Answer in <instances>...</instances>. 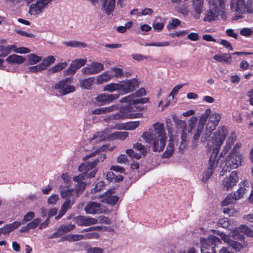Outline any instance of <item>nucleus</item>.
Returning a JSON list of instances; mask_svg holds the SVG:
<instances>
[{
	"instance_id": "obj_6",
	"label": "nucleus",
	"mask_w": 253,
	"mask_h": 253,
	"mask_svg": "<svg viewBox=\"0 0 253 253\" xmlns=\"http://www.w3.org/2000/svg\"><path fill=\"white\" fill-rule=\"evenodd\" d=\"M243 162V157L241 153H229L224 160L222 171L226 172L231 169H237L242 165Z\"/></svg>"
},
{
	"instance_id": "obj_12",
	"label": "nucleus",
	"mask_w": 253,
	"mask_h": 253,
	"mask_svg": "<svg viewBox=\"0 0 253 253\" xmlns=\"http://www.w3.org/2000/svg\"><path fill=\"white\" fill-rule=\"evenodd\" d=\"M114 193V189H110L102 195L92 197V199L96 198L99 199L100 202L102 203H106L110 205L114 206L117 204L119 200L118 196L112 195Z\"/></svg>"
},
{
	"instance_id": "obj_36",
	"label": "nucleus",
	"mask_w": 253,
	"mask_h": 253,
	"mask_svg": "<svg viewBox=\"0 0 253 253\" xmlns=\"http://www.w3.org/2000/svg\"><path fill=\"white\" fill-rule=\"evenodd\" d=\"M211 110L210 109H208L206 110L205 112L201 116L198 124V126H199L200 129H203L206 120L209 116L211 114Z\"/></svg>"
},
{
	"instance_id": "obj_64",
	"label": "nucleus",
	"mask_w": 253,
	"mask_h": 253,
	"mask_svg": "<svg viewBox=\"0 0 253 253\" xmlns=\"http://www.w3.org/2000/svg\"><path fill=\"white\" fill-rule=\"evenodd\" d=\"M178 253H198V251H197L195 248L190 247L188 248L187 250H182L179 251Z\"/></svg>"
},
{
	"instance_id": "obj_11",
	"label": "nucleus",
	"mask_w": 253,
	"mask_h": 253,
	"mask_svg": "<svg viewBox=\"0 0 253 253\" xmlns=\"http://www.w3.org/2000/svg\"><path fill=\"white\" fill-rule=\"evenodd\" d=\"M55 61V58L53 56H48L44 58L42 62L36 65L31 66L28 67L29 72L37 73L45 70L51 64H53Z\"/></svg>"
},
{
	"instance_id": "obj_30",
	"label": "nucleus",
	"mask_w": 253,
	"mask_h": 253,
	"mask_svg": "<svg viewBox=\"0 0 253 253\" xmlns=\"http://www.w3.org/2000/svg\"><path fill=\"white\" fill-rule=\"evenodd\" d=\"M137 103H131V104H130L129 105L124 108V109L126 114H131L133 115L140 114L141 115V116L138 117L137 118L142 117L143 115L142 113H134V112L141 111L142 109V108L141 107L137 106Z\"/></svg>"
},
{
	"instance_id": "obj_59",
	"label": "nucleus",
	"mask_w": 253,
	"mask_h": 253,
	"mask_svg": "<svg viewBox=\"0 0 253 253\" xmlns=\"http://www.w3.org/2000/svg\"><path fill=\"white\" fill-rule=\"evenodd\" d=\"M197 122V119L195 117H192L189 121V126L190 127V131H192L195 127Z\"/></svg>"
},
{
	"instance_id": "obj_42",
	"label": "nucleus",
	"mask_w": 253,
	"mask_h": 253,
	"mask_svg": "<svg viewBox=\"0 0 253 253\" xmlns=\"http://www.w3.org/2000/svg\"><path fill=\"white\" fill-rule=\"evenodd\" d=\"M11 51H12V45L8 46L0 45V57H6Z\"/></svg>"
},
{
	"instance_id": "obj_50",
	"label": "nucleus",
	"mask_w": 253,
	"mask_h": 253,
	"mask_svg": "<svg viewBox=\"0 0 253 253\" xmlns=\"http://www.w3.org/2000/svg\"><path fill=\"white\" fill-rule=\"evenodd\" d=\"M41 219L40 218H36L33 219L31 222L28 223V227L31 229H34L36 228L38 225L40 226Z\"/></svg>"
},
{
	"instance_id": "obj_10",
	"label": "nucleus",
	"mask_w": 253,
	"mask_h": 253,
	"mask_svg": "<svg viewBox=\"0 0 253 253\" xmlns=\"http://www.w3.org/2000/svg\"><path fill=\"white\" fill-rule=\"evenodd\" d=\"M241 233L253 237V230L245 225H241L238 228L232 229L230 236H232L233 239L242 240L244 236Z\"/></svg>"
},
{
	"instance_id": "obj_55",
	"label": "nucleus",
	"mask_w": 253,
	"mask_h": 253,
	"mask_svg": "<svg viewBox=\"0 0 253 253\" xmlns=\"http://www.w3.org/2000/svg\"><path fill=\"white\" fill-rule=\"evenodd\" d=\"M240 34L242 36L249 37L253 34V31L251 28H244L241 30Z\"/></svg>"
},
{
	"instance_id": "obj_39",
	"label": "nucleus",
	"mask_w": 253,
	"mask_h": 253,
	"mask_svg": "<svg viewBox=\"0 0 253 253\" xmlns=\"http://www.w3.org/2000/svg\"><path fill=\"white\" fill-rule=\"evenodd\" d=\"M103 90L112 92L115 91H119L120 92V83H110L105 85Z\"/></svg>"
},
{
	"instance_id": "obj_44",
	"label": "nucleus",
	"mask_w": 253,
	"mask_h": 253,
	"mask_svg": "<svg viewBox=\"0 0 253 253\" xmlns=\"http://www.w3.org/2000/svg\"><path fill=\"white\" fill-rule=\"evenodd\" d=\"M83 236L81 234H70L65 237V240L69 242H75L83 239Z\"/></svg>"
},
{
	"instance_id": "obj_17",
	"label": "nucleus",
	"mask_w": 253,
	"mask_h": 253,
	"mask_svg": "<svg viewBox=\"0 0 253 253\" xmlns=\"http://www.w3.org/2000/svg\"><path fill=\"white\" fill-rule=\"evenodd\" d=\"M141 115H133L131 114H126L124 109L119 113L112 114L104 119V121L109 123L111 120H122L124 119H134L138 117H140Z\"/></svg>"
},
{
	"instance_id": "obj_22",
	"label": "nucleus",
	"mask_w": 253,
	"mask_h": 253,
	"mask_svg": "<svg viewBox=\"0 0 253 253\" xmlns=\"http://www.w3.org/2000/svg\"><path fill=\"white\" fill-rule=\"evenodd\" d=\"M101 205L94 202H90L87 203L84 208L86 213L89 214H95L101 212Z\"/></svg>"
},
{
	"instance_id": "obj_20",
	"label": "nucleus",
	"mask_w": 253,
	"mask_h": 253,
	"mask_svg": "<svg viewBox=\"0 0 253 253\" xmlns=\"http://www.w3.org/2000/svg\"><path fill=\"white\" fill-rule=\"evenodd\" d=\"M109 135V128H107L104 131L97 132L91 134L89 136V139L92 142H97L105 139Z\"/></svg>"
},
{
	"instance_id": "obj_43",
	"label": "nucleus",
	"mask_w": 253,
	"mask_h": 253,
	"mask_svg": "<svg viewBox=\"0 0 253 253\" xmlns=\"http://www.w3.org/2000/svg\"><path fill=\"white\" fill-rule=\"evenodd\" d=\"M67 64L66 62L60 63L50 68L49 71L51 73H56L62 70L67 66Z\"/></svg>"
},
{
	"instance_id": "obj_52",
	"label": "nucleus",
	"mask_w": 253,
	"mask_h": 253,
	"mask_svg": "<svg viewBox=\"0 0 253 253\" xmlns=\"http://www.w3.org/2000/svg\"><path fill=\"white\" fill-rule=\"evenodd\" d=\"M105 186L104 182L102 181H99L97 183L94 187V188L91 190L92 193H96V192L99 191L104 188Z\"/></svg>"
},
{
	"instance_id": "obj_24",
	"label": "nucleus",
	"mask_w": 253,
	"mask_h": 253,
	"mask_svg": "<svg viewBox=\"0 0 253 253\" xmlns=\"http://www.w3.org/2000/svg\"><path fill=\"white\" fill-rule=\"evenodd\" d=\"M102 2V8L105 11L106 14L109 15L114 9L116 0H101Z\"/></svg>"
},
{
	"instance_id": "obj_2",
	"label": "nucleus",
	"mask_w": 253,
	"mask_h": 253,
	"mask_svg": "<svg viewBox=\"0 0 253 253\" xmlns=\"http://www.w3.org/2000/svg\"><path fill=\"white\" fill-rule=\"evenodd\" d=\"M82 177H74L73 180L76 183L75 189H69L61 190L60 195L63 198H67L63 204L58 215L55 217L56 219L60 218L74 204L77 198L84 190V184L81 183Z\"/></svg>"
},
{
	"instance_id": "obj_54",
	"label": "nucleus",
	"mask_w": 253,
	"mask_h": 253,
	"mask_svg": "<svg viewBox=\"0 0 253 253\" xmlns=\"http://www.w3.org/2000/svg\"><path fill=\"white\" fill-rule=\"evenodd\" d=\"M83 236V239H96L98 238L99 236V234L97 233H88L84 235H82Z\"/></svg>"
},
{
	"instance_id": "obj_35",
	"label": "nucleus",
	"mask_w": 253,
	"mask_h": 253,
	"mask_svg": "<svg viewBox=\"0 0 253 253\" xmlns=\"http://www.w3.org/2000/svg\"><path fill=\"white\" fill-rule=\"evenodd\" d=\"M63 43L67 46L71 47L84 48L87 46V45L84 42L77 41H65L63 42Z\"/></svg>"
},
{
	"instance_id": "obj_49",
	"label": "nucleus",
	"mask_w": 253,
	"mask_h": 253,
	"mask_svg": "<svg viewBox=\"0 0 253 253\" xmlns=\"http://www.w3.org/2000/svg\"><path fill=\"white\" fill-rule=\"evenodd\" d=\"M96 99L98 102L104 104H107L108 103V94H101L96 97Z\"/></svg>"
},
{
	"instance_id": "obj_53",
	"label": "nucleus",
	"mask_w": 253,
	"mask_h": 253,
	"mask_svg": "<svg viewBox=\"0 0 253 253\" xmlns=\"http://www.w3.org/2000/svg\"><path fill=\"white\" fill-rule=\"evenodd\" d=\"M35 217V213L33 211H29L23 217V223L31 221Z\"/></svg>"
},
{
	"instance_id": "obj_40",
	"label": "nucleus",
	"mask_w": 253,
	"mask_h": 253,
	"mask_svg": "<svg viewBox=\"0 0 253 253\" xmlns=\"http://www.w3.org/2000/svg\"><path fill=\"white\" fill-rule=\"evenodd\" d=\"M42 57L33 53L27 55L28 65H33L38 63L42 60Z\"/></svg>"
},
{
	"instance_id": "obj_34",
	"label": "nucleus",
	"mask_w": 253,
	"mask_h": 253,
	"mask_svg": "<svg viewBox=\"0 0 253 253\" xmlns=\"http://www.w3.org/2000/svg\"><path fill=\"white\" fill-rule=\"evenodd\" d=\"M106 178L108 181L118 182L122 181L123 177L121 175H116L112 171H109L106 175Z\"/></svg>"
},
{
	"instance_id": "obj_62",
	"label": "nucleus",
	"mask_w": 253,
	"mask_h": 253,
	"mask_svg": "<svg viewBox=\"0 0 253 253\" xmlns=\"http://www.w3.org/2000/svg\"><path fill=\"white\" fill-rule=\"evenodd\" d=\"M187 38L192 41H197L199 40V36L196 33H191L188 35Z\"/></svg>"
},
{
	"instance_id": "obj_16",
	"label": "nucleus",
	"mask_w": 253,
	"mask_h": 253,
	"mask_svg": "<svg viewBox=\"0 0 253 253\" xmlns=\"http://www.w3.org/2000/svg\"><path fill=\"white\" fill-rule=\"evenodd\" d=\"M137 85V81L134 79L122 81L120 83V94H125L133 91Z\"/></svg>"
},
{
	"instance_id": "obj_8",
	"label": "nucleus",
	"mask_w": 253,
	"mask_h": 253,
	"mask_svg": "<svg viewBox=\"0 0 253 253\" xmlns=\"http://www.w3.org/2000/svg\"><path fill=\"white\" fill-rule=\"evenodd\" d=\"M230 7L232 11L242 14L246 12L249 14L253 13L252 6L248 3L246 5L245 0H231Z\"/></svg>"
},
{
	"instance_id": "obj_61",
	"label": "nucleus",
	"mask_w": 253,
	"mask_h": 253,
	"mask_svg": "<svg viewBox=\"0 0 253 253\" xmlns=\"http://www.w3.org/2000/svg\"><path fill=\"white\" fill-rule=\"evenodd\" d=\"M178 11L184 15H186L188 13L189 10L187 6L184 5L178 8Z\"/></svg>"
},
{
	"instance_id": "obj_29",
	"label": "nucleus",
	"mask_w": 253,
	"mask_h": 253,
	"mask_svg": "<svg viewBox=\"0 0 253 253\" xmlns=\"http://www.w3.org/2000/svg\"><path fill=\"white\" fill-rule=\"evenodd\" d=\"M112 78L113 74L110 71H107L96 77V83L98 84H104L110 81Z\"/></svg>"
},
{
	"instance_id": "obj_33",
	"label": "nucleus",
	"mask_w": 253,
	"mask_h": 253,
	"mask_svg": "<svg viewBox=\"0 0 253 253\" xmlns=\"http://www.w3.org/2000/svg\"><path fill=\"white\" fill-rule=\"evenodd\" d=\"M209 3V10L206 16H216L218 12L217 2L215 0H210Z\"/></svg>"
},
{
	"instance_id": "obj_57",
	"label": "nucleus",
	"mask_w": 253,
	"mask_h": 253,
	"mask_svg": "<svg viewBox=\"0 0 253 253\" xmlns=\"http://www.w3.org/2000/svg\"><path fill=\"white\" fill-rule=\"evenodd\" d=\"M184 84H178L175 85L172 89V91L169 94V96H172V98L174 96L177 94L179 90L183 86Z\"/></svg>"
},
{
	"instance_id": "obj_25",
	"label": "nucleus",
	"mask_w": 253,
	"mask_h": 253,
	"mask_svg": "<svg viewBox=\"0 0 253 253\" xmlns=\"http://www.w3.org/2000/svg\"><path fill=\"white\" fill-rule=\"evenodd\" d=\"M120 101L122 102H129L130 104L131 103H145L148 102L149 99L147 97L135 98V96L132 95L126 96L122 98Z\"/></svg>"
},
{
	"instance_id": "obj_26",
	"label": "nucleus",
	"mask_w": 253,
	"mask_h": 253,
	"mask_svg": "<svg viewBox=\"0 0 253 253\" xmlns=\"http://www.w3.org/2000/svg\"><path fill=\"white\" fill-rule=\"evenodd\" d=\"M5 60L10 64H21L26 61V58L22 56L13 54L8 56Z\"/></svg>"
},
{
	"instance_id": "obj_23",
	"label": "nucleus",
	"mask_w": 253,
	"mask_h": 253,
	"mask_svg": "<svg viewBox=\"0 0 253 253\" xmlns=\"http://www.w3.org/2000/svg\"><path fill=\"white\" fill-rule=\"evenodd\" d=\"M231 238L232 237L230 236V235L228 236L222 232V240L228 245L231 246L235 250L238 251H240L243 248L242 245L237 241H234Z\"/></svg>"
},
{
	"instance_id": "obj_46",
	"label": "nucleus",
	"mask_w": 253,
	"mask_h": 253,
	"mask_svg": "<svg viewBox=\"0 0 253 253\" xmlns=\"http://www.w3.org/2000/svg\"><path fill=\"white\" fill-rule=\"evenodd\" d=\"M180 24V21L176 18H173L167 25V28L169 30L175 29Z\"/></svg>"
},
{
	"instance_id": "obj_28",
	"label": "nucleus",
	"mask_w": 253,
	"mask_h": 253,
	"mask_svg": "<svg viewBox=\"0 0 253 253\" xmlns=\"http://www.w3.org/2000/svg\"><path fill=\"white\" fill-rule=\"evenodd\" d=\"M249 187V183L247 180H244L240 184V188L233 195L235 200L242 197L245 193L246 187Z\"/></svg>"
},
{
	"instance_id": "obj_45",
	"label": "nucleus",
	"mask_w": 253,
	"mask_h": 253,
	"mask_svg": "<svg viewBox=\"0 0 253 253\" xmlns=\"http://www.w3.org/2000/svg\"><path fill=\"white\" fill-rule=\"evenodd\" d=\"M12 51L19 54H26L30 52V50L25 47H17L14 45H12Z\"/></svg>"
},
{
	"instance_id": "obj_4",
	"label": "nucleus",
	"mask_w": 253,
	"mask_h": 253,
	"mask_svg": "<svg viewBox=\"0 0 253 253\" xmlns=\"http://www.w3.org/2000/svg\"><path fill=\"white\" fill-rule=\"evenodd\" d=\"M98 158L92 162H86L82 164L79 167L78 170L82 172L81 174L75 177L81 176V183L84 184V189L87 183L85 181L86 178L94 177L97 171L96 165L99 162Z\"/></svg>"
},
{
	"instance_id": "obj_51",
	"label": "nucleus",
	"mask_w": 253,
	"mask_h": 253,
	"mask_svg": "<svg viewBox=\"0 0 253 253\" xmlns=\"http://www.w3.org/2000/svg\"><path fill=\"white\" fill-rule=\"evenodd\" d=\"M59 199V196L57 194H52L47 200L48 205H54L58 201Z\"/></svg>"
},
{
	"instance_id": "obj_41",
	"label": "nucleus",
	"mask_w": 253,
	"mask_h": 253,
	"mask_svg": "<svg viewBox=\"0 0 253 253\" xmlns=\"http://www.w3.org/2000/svg\"><path fill=\"white\" fill-rule=\"evenodd\" d=\"M174 149V146L173 140L171 138H170L169 144L167 147L166 150L163 154V156L165 158H169L171 156L172 154Z\"/></svg>"
},
{
	"instance_id": "obj_58",
	"label": "nucleus",
	"mask_w": 253,
	"mask_h": 253,
	"mask_svg": "<svg viewBox=\"0 0 253 253\" xmlns=\"http://www.w3.org/2000/svg\"><path fill=\"white\" fill-rule=\"evenodd\" d=\"M222 212L224 214H227L229 216H233L235 213V211L232 208L229 207H226L222 209Z\"/></svg>"
},
{
	"instance_id": "obj_5",
	"label": "nucleus",
	"mask_w": 253,
	"mask_h": 253,
	"mask_svg": "<svg viewBox=\"0 0 253 253\" xmlns=\"http://www.w3.org/2000/svg\"><path fill=\"white\" fill-rule=\"evenodd\" d=\"M200 241L201 253H216L220 244L219 238L214 235H210L208 238H201Z\"/></svg>"
},
{
	"instance_id": "obj_14",
	"label": "nucleus",
	"mask_w": 253,
	"mask_h": 253,
	"mask_svg": "<svg viewBox=\"0 0 253 253\" xmlns=\"http://www.w3.org/2000/svg\"><path fill=\"white\" fill-rule=\"evenodd\" d=\"M103 64L97 62H92L82 69V73L84 75H94L99 73L104 70Z\"/></svg>"
},
{
	"instance_id": "obj_37",
	"label": "nucleus",
	"mask_w": 253,
	"mask_h": 253,
	"mask_svg": "<svg viewBox=\"0 0 253 253\" xmlns=\"http://www.w3.org/2000/svg\"><path fill=\"white\" fill-rule=\"evenodd\" d=\"M94 82L93 77H90L80 81V86L82 88L89 89Z\"/></svg>"
},
{
	"instance_id": "obj_1",
	"label": "nucleus",
	"mask_w": 253,
	"mask_h": 253,
	"mask_svg": "<svg viewBox=\"0 0 253 253\" xmlns=\"http://www.w3.org/2000/svg\"><path fill=\"white\" fill-rule=\"evenodd\" d=\"M154 130L144 131L142 137L147 143L151 144L154 152L162 151L166 144L167 136L164 126L160 123L153 125Z\"/></svg>"
},
{
	"instance_id": "obj_18",
	"label": "nucleus",
	"mask_w": 253,
	"mask_h": 253,
	"mask_svg": "<svg viewBox=\"0 0 253 253\" xmlns=\"http://www.w3.org/2000/svg\"><path fill=\"white\" fill-rule=\"evenodd\" d=\"M139 121L129 122L126 123L117 124L113 127H110V129L133 130L136 129L139 126Z\"/></svg>"
},
{
	"instance_id": "obj_13",
	"label": "nucleus",
	"mask_w": 253,
	"mask_h": 253,
	"mask_svg": "<svg viewBox=\"0 0 253 253\" xmlns=\"http://www.w3.org/2000/svg\"><path fill=\"white\" fill-rule=\"evenodd\" d=\"M52 0H38L35 3L32 4L29 12L31 15L40 14L46 8Z\"/></svg>"
},
{
	"instance_id": "obj_32",
	"label": "nucleus",
	"mask_w": 253,
	"mask_h": 253,
	"mask_svg": "<svg viewBox=\"0 0 253 253\" xmlns=\"http://www.w3.org/2000/svg\"><path fill=\"white\" fill-rule=\"evenodd\" d=\"M74 228L75 225L74 224H68L65 226H62L56 232L52 235L51 238H56L61 234L70 231Z\"/></svg>"
},
{
	"instance_id": "obj_56",
	"label": "nucleus",
	"mask_w": 253,
	"mask_h": 253,
	"mask_svg": "<svg viewBox=\"0 0 253 253\" xmlns=\"http://www.w3.org/2000/svg\"><path fill=\"white\" fill-rule=\"evenodd\" d=\"M235 201L233 197V196L231 194L228 195L225 200L222 201V206L224 205H227L230 204H232Z\"/></svg>"
},
{
	"instance_id": "obj_15",
	"label": "nucleus",
	"mask_w": 253,
	"mask_h": 253,
	"mask_svg": "<svg viewBox=\"0 0 253 253\" xmlns=\"http://www.w3.org/2000/svg\"><path fill=\"white\" fill-rule=\"evenodd\" d=\"M227 137L226 144L224 147V151L227 152L231 147L233 143L236 141V135L233 131L228 132L226 128L222 127V142L223 139Z\"/></svg>"
},
{
	"instance_id": "obj_21",
	"label": "nucleus",
	"mask_w": 253,
	"mask_h": 253,
	"mask_svg": "<svg viewBox=\"0 0 253 253\" xmlns=\"http://www.w3.org/2000/svg\"><path fill=\"white\" fill-rule=\"evenodd\" d=\"M238 180V172L237 171H232L230 176L225 179L224 187L228 189L233 187Z\"/></svg>"
},
{
	"instance_id": "obj_31",
	"label": "nucleus",
	"mask_w": 253,
	"mask_h": 253,
	"mask_svg": "<svg viewBox=\"0 0 253 253\" xmlns=\"http://www.w3.org/2000/svg\"><path fill=\"white\" fill-rule=\"evenodd\" d=\"M80 225L88 226L97 223V219L85 216H79L78 219Z\"/></svg>"
},
{
	"instance_id": "obj_7",
	"label": "nucleus",
	"mask_w": 253,
	"mask_h": 253,
	"mask_svg": "<svg viewBox=\"0 0 253 253\" xmlns=\"http://www.w3.org/2000/svg\"><path fill=\"white\" fill-rule=\"evenodd\" d=\"M72 79L67 78L55 83L52 88L57 95H65L74 92L75 87L72 85Z\"/></svg>"
},
{
	"instance_id": "obj_60",
	"label": "nucleus",
	"mask_w": 253,
	"mask_h": 253,
	"mask_svg": "<svg viewBox=\"0 0 253 253\" xmlns=\"http://www.w3.org/2000/svg\"><path fill=\"white\" fill-rule=\"evenodd\" d=\"M188 31H179V32H175L174 33H171L169 34V36L171 38H175V37H179L180 36H183L184 35H185L187 33Z\"/></svg>"
},
{
	"instance_id": "obj_9",
	"label": "nucleus",
	"mask_w": 253,
	"mask_h": 253,
	"mask_svg": "<svg viewBox=\"0 0 253 253\" xmlns=\"http://www.w3.org/2000/svg\"><path fill=\"white\" fill-rule=\"evenodd\" d=\"M133 149L126 150V153L132 159H140L142 155H146L148 152L147 148L140 143L134 144Z\"/></svg>"
},
{
	"instance_id": "obj_63",
	"label": "nucleus",
	"mask_w": 253,
	"mask_h": 253,
	"mask_svg": "<svg viewBox=\"0 0 253 253\" xmlns=\"http://www.w3.org/2000/svg\"><path fill=\"white\" fill-rule=\"evenodd\" d=\"M86 253H103V250L97 247L92 248L89 249Z\"/></svg>"
},
{
	"instance_id": "obj_19",
	"label": "nucleus",
	"mask_w": 253,
	"mask_h": 253,
	"mask_svg": "<svg viewBox=\"0 0 253 253\" xmlns=\"http://www.w3.org/2000/svg\"><path fill=\"white\" fill-rule=\"evenodd\" d=\"M86 61V59H78L73 61L67 71L68 74H74L78 69L84 65Z\"/></svg>"
},
{
	"instance_id": "obj_47",
	"label": "nucleus",
	"mask_w": 253,
	"mask_h": 253,
	"mask_svg": "<svg viewBox=\"0 0 253 253\" xmlns=\"http://www.w3.org/2000/svg\"><path fill=\"white\" fill-rule=\"evenodd\" d=\"M145 46H158L165 47L169 45V42H157L155 43H146L144 44Z\"/></svg>"
},
{
	"instance_id": "obj_38",
	"label": "nucleus",
	"mask_w": 253,
	"mask_h": 253,
	"mask_svg": "<svg viewBox=\"0 0 253 253\" xmlns=\"http://www.w3.org/2000/svg\"><path fill=\"white\" fill-rule=\"evenodd\" d=\"M194 9L196 14L200 15L203 12V0H192Z\"/></svg>"
},
{
	"instance_id": "obj_3",
	"label": "nucleus",
	"mask_w": 253,
	"mask_h": 253,
	"mask_svg": "<svg viewBox=\"0 0 253 253\" xmlns=\"http://www.w3.org/2000/svg\"><path fill=\"white\" fill-rule=\"evenodd\" d=\"M221 146V140H219L216 143H213L211 147V154L209 159V167L205 172L203 175L202 181L206 182L211 176L213 172V170L219 165L220 167L221 163L220 161L221 157V152H220V148Z\"/></svg>"
},
{
	"instance_id": "obj_48",
	"label": "nucleus",
	"mask_w": 253,
	"mask_h": 253,
	"mask_svg": "<svg viewBox=\"0 0 253 253\" xmlns=\"http://www.w3.org/2000/svg\"><path fill=\"white\" fill-rule=\"evenodd\" d=\"M111 73L113 74V77H119L122 76L123 71L121 68H113L110 70Z\"/></svg>"
},
{
	"instance_id": "obj_27",
	"label": "nucleus",
	"mask_w": 253,
	"mask_h": 253,
	"mask_svg": "<svg viewBox=\"0 0 253 253\" xmlns=\"http://www.w3.org/2000/svg\"><path fill=\"white\" fill-rule=\"evenodd\" d=\"M220 118V116L218 114L214 113L211 115L207 125V127L209 128L210 130H214L218 125Z\"/></svg>"
}]
</instances>
